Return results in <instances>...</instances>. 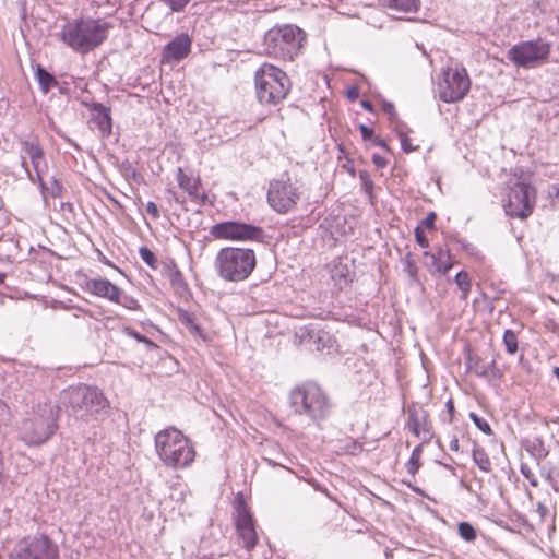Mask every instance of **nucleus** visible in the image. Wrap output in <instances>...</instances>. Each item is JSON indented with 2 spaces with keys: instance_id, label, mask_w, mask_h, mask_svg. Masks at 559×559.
<instances>
[{
  "instance_id": "obj_1",
  "label": "nucleus",
  "mask_w": 559,
  "mask_h": 559,
  "mask_svg": "<svg viewBox=\"0 0 559 559\" xmlns=\"http://www.w3.org/2000/svg\"><path fill=\"white\" fill-rule=\"evenodd\" d=\"M111 28L112 24L104 19L81 17L67 21L59 37L72 50L85 55L99 47Z\"/></svg>"
},
{
  "instance_id": "obj_2",
  "label": "nucleus",
  "mask_w": 559,
  "mask_h": 559,
  "mask_svg": "<svg viewBox=\"0 0 559 559\" xmlns=\"http://www.w3.org/2000/svg\"><path fill=\"white\" fill-rule=\"evenodd\" d=\"M107 407L103 392L87 384L68 386L59 395V408L79 420L96 419Z\"/></svg>"
},
{
  "instance_id": "obj_3",
  "label": "nucleus",
  "mask_w": 559,
  "mask_h": 559,
  "mask_svg": "<svg viewBox=\"0 0 559 559\" xmlns=\"http://www.w3.org/2000/svg\"><path fill=\"white\" fill-rule=\"evenodd\" d=\"M154 442L159 460L167 467L185 468L194 461L195 450L191 441L174 427L157 432Z\"/></svg>"
},
{
  "instance_id": "obj_4",
  "label": "nucleus",
  "mask_w": 559,
  "mask_h": 559,
  "mask_svg": "<svg viewBox=\"0 0 559 559\" xmlns=\"http://www.w3.org/2000/svg\"><path fill=\"white\" fill-rule=\"evenodd\" d=\"M289 406L295 414L306 416L313 423L324 420L331 404L325 392L314 382H306L289 392Z\"/></svg>"
},
{
  "instance_id": "obj_5",
  "label": "nucleus",
  "mask_w": 559,
  "mask_h": 559,
  "mask_svg": "<svg viewBox=\"0 0 559 559\" xmlns=\"http://www.w3.org/2000/svg\"><path fill=\"white\" fill-rule=\"evenodd\" d=\"M214 265L223 280L240 282L248 278L254 270L255 253L249 248L226 247L216 254Z\"/></svg>"
},
{
  "instance_id": "obj_6",
  "label": "nucleus",
  "mask_w": 559,
  "mask_h": 559,
  "mask_svg": "<svg viewBox=\"0 0 559 559\" xmlns=\"http://www.w3.org/2000/svg\"><path fill=\"white\" fill-rule=\"evenodd\" d=\"M254 83L259 103L267 106L278 105L290 90V80L287 74L270 63H263L255 71Z\"/></svg>"
},
{
  "instance_id": "obj_7",
  "label": "nucleus",
  "mask_w": 559,
  "mask_h": 559,
  "mask_svg": "<svg viewBox=\"0 0 559 559\" xmlns=\"http://www.w3.org/2000/svg\"><path fill=\"white\" fill-rule=\"evenodd\" d=\"M57 429V412L50 403L38 404L20 426L21 440L31 447L45 443Z\"/></svg>"
},
{
  "instance_id": "obj_8",
  "label": "nucleus",
  "mask_w": 559,
  "mask_h": 559,
  "mask_svg": "<svg viewBox=\"0 0 559 559\" xmlns=\"http://www.w3.org/2000/svg\"><path fill=\"white\" fill-rule=\"evenodd\" d=\"M305 33L295 25H284L269 29L263 39L266 55L282 60H293L299 52Z\"/></svg>"
},
{
  "instance_id": "obj_9",
  "label": "nucleus",
  "mask_w": 559,
  "mask_h": 559,
  "mask_svg": "<svg viewBox=\"0 0 559 559\" xmlns=\"http://www.w3.org/2000/svg\"><path fill=\"white\" fill-rule=\"evenodd\" d=\"M552 45L540 37L520 41L507 52V58L516 68L534 69L546 63L550 57Z\"/></svg>"
},
{
  "instance_id": "obj_10",
  "label": "nucleus",
  "mask_w": 559,
  "mask_h": 559,
  "mask_svg": "<svg viewBox=\"0 0 559 559\" xmlns=\"http://www.w3.org/2000/svg\"><path fill=\"white\" fill-rule=\"evenodd\" d=\"M301 195V183L293 181L287 173L270 182L267 202L277 213L284 214L293 210Z\"/></svg>"
},
{
  "instance_id": "obj_11",
  "label": "nucleus",
  "mask_w": 559,
  "mask_h": 559,
  "mask_svg": "<svg viewBox=\"0 0 559 559\" xmlns=\"http://www.w3.org/2000/svg\"><path fill=\"white\" fill-rule=\"evenodd\" d=\"M443 80L438 84L439 98L444 103L461 102L469 92L471 79L465 68L442 70Z\"/></svg>"
},
{
  "instance_id": "obj_12",
  "label": "nucleus",
  "mask_w": 559,
  "mask_h": 559,
  "mask_svg": "<svg viewBox=\"0 0 559 559\" xmlns=\"http://www.w3.org/2000/svg\"><path fill=\"white\" fill-rule=\"evenodd\" d=\"M536 191L528 182L518 180L510 187L504 212L510 217L527 218L535 205Z\"/></svg>"
},
{
  "instance_id": "obj_13",
  "label": "nucleus",
  "mask_w": 559,
  "mask_h": 559,
  "mask_svg": "<svg viewBox=\"0 0 559 559\" xmlns=\"http://www.w3.org/2000/svg\"><path fill=\"white\" fill-rule=\"evenodd\" d=\"M210 234L216 239L263 242L262 227L238 221H226L212 226Z\"/></svg>"
},
{
  "instance_id": "obj_14",
  "label": "nucleus",
  "mask_w": 559,
  "mask_h": 559,
  "mask_svg": "<svg viewBox=\"0 0 559 559\" xmlns=\"http://www.w3.org/2000/svg\"><path fill=\"white\" fill-rule=\"evenodd\" d=\"M58 547L45 535L21 540L11 559H58Z\"/></svg>"
},
{
  "instance_id": "obj_15",
  "label": "nucleus",
  "mask_w": 559,
  "mask_h": 559,
  "mask_svg": "<svg viewBox=\"0 0 559 559\" xmlns=\"http://www.w3.org/2000/svg\"><path fill=\"white\" fill-rule=\"evenodd\" d=\"M20 144L22 153L29 158L34 173L38 177L39 188H45L43 175L48 170V164L39 141L37 139L21 140Z\"/></svg>"
},
{
  "instance_id": "obj_16",
  "label": "nucleus",
  "mask_w": 559,
  "mask_h": 559,
  "mask_svg": "<svg viewBox=\"0 0 559 559\" xmlns=\"http://www.w3.org/2000/svg\"><path fill=\"white\" fill-rule=\"evenodd\" d=\"M235 524L238 536L243 543V547L251 550L257 545V532L253 519L245 506L237 508Z\"/></svg>"
},
{
  "instance_id": "obj_17",
  "label": "nucleus",
  "mask_w": 559,
  "mask_h": 559,
  "mask_svg": "<svg viewBox=\"0 0 559 559\" xmlns=\"http://www.w3.org/2000/svg\"><path fill=\"white\" fill-rule=\"evenodd\" d=\"M191 38L188 34L181 33L170 40L163 49L164 61H180L191 51Z\"/></svg>"
},
{
  "instance_id": "obj_18",
  "label": "nucleus",
  "mask_w": 559,
  "mask_h": 559,
  "mask_svg": "<svg viewBox=\"0 0 559 559\" xmlns=\"http://www.w3.org/2000/svg\"><path fill=\"white\" fill-rule=\"evenodd\" d=\"M331 278L342 290L352 283L355 275L354 267L347 257H338L331 264Z\"/></svg>"
},
{
  "instance_id": "obj_19",
  "label": "nucleus",
  "mask_w": 559,
  "mask_h": 559,
  "mask_svg": "<svg viewBox=\"0 0 559 559\" xmlns=\"http://www.w3.org/2000/svg\"><path fill=\"white\" fill-rule=\"evenodd\" d=\"M90 109L92 111L91 123L98 129L102 138H108L112 128L110 108L100 103H92Z\"/></svg>"
},
{
  "instance_id": "obj_20",
  "label": "nucleus",
  "mask_w": 559,
  "mask_h": 559,
  "mask_svg": "<svg viewBox=\"0 0 559 559\" xmlns=\"http://www.w3.org/2000/svg\"><path fill=\"white\" fill-rule=\"evenodd\" d=\"M85 288L87 292L110 301L119 300L121 290L106 278H93L86 281Z\"/></svg>"
},
{
  "instance_id": "obj_21",
  "label": "nucleus",
  "mask_w": 559,
  "mask_h": 559,
  "mask_svg": "<svg viewBox=\"0 0 559 559\" xmlns=\"http://www.w3.org/2000/svg\"><path fill=\"white\" fill-rule=\"evenodd\" d=\"M427 413L425 411L408 409V428L417 437L423 436L427 441L431 438V426L427 420Z\"/></svg>"
},
{
  "instance_id": "obj_22",
  "label": "nucleus",
  "mask_w": 559,
  "mask_h": 559,
  "mask_svg": "<svg viewBox=\"0 0 559 559\" xmlns=\"http://www.w3.org/2000/svg\"><path fill=\"white\" fill-rule=\"evenodd\" d=\"M177 181L178 186L185 190L193 200L201 199L202 203L205 202L206 195H200L199 188L201 185L200 177H193L192 174H187L179 167L177 169Z\"/></svg>"
},
{
  "instance_id": "obj_23",
  "label": "nucleus",
  "mask_w": 559,
  "mask_h": 559,
  "mask_svg": "<svg viewBox=\"0 0 559 559\" xmlns=\"http://www.w3.org/2000/svg\"><path fill=\"white\" fill-rule=\"evenodd\" d=\"M425 257L429 260L427 264L433 266L438 273L445 275L452 267L448 249L439 248L437 253L425 252Z\"/></svg>"
},
{
  "instance_id": "obj_24",
  "label": "nucleus",
  "mask_w": 559,
  "mask_h": 559,
  "mask_svg": "<svg viewBox=\"0 0 559 559\" xmlns=\"http://www.w3.org/2000/svg\"><path fill=\"white\" fill-rule=\"evenodd\" d=\"M379 3L391 11L400 13H414L419 9V0H379Z\"/></svg>"
},
{
  "instance_id": "obj_25",
  "label": "nucleus",
  "mask_w": 559,
  "mask_h": 559,
  "mask_svg": "<svg viewBox=\"0 0 559 559\" xmlns=\"http://www.w3.org/2000/svg\"><path fill=\"white\" fill-rule=\"evenodd\" d=\"M308 336L316 345V348L318 350H323L325 348L330 349L331 347H333V337L330 335L329 332H325L322 329H314L313 326H311L308 330Z\"/></svg>"
},
{
  "instance_id": "obj_26",
  "label": "nucleus",
  "mask_w": 559,
  "mask_h": 559,
  "mask_svg": "<svg viewBox=\"0 0 559 559\" xmlns=\"http://www.w3.org/2000/svg\"><path fill=\"white\" fill-rule=\"evenodd\" d=\"M465 367L468 372H473L476 377L488 378V369L481 362L479 356L473 354L469 349L465 353Z\"/></svg>"
},
{
  "instance_id": "obj_27",
  "label": "nucleus",
  "mask_w": 559,
  "mask_h": 559,
  "mask_svg": "<svg viewBox=\"0 0 559 559\" xmlns=\"http://www.w3.org/2000/svg\"><path fill=\"white\" fill-rule=\"evenodd\" d=\"M35 78L44 94H47L52 87L59 84L57 79L40 64H37L35 69Z\"/></svg>"
},
{
  "instance_id": "obj_28",
  "label": "nucleus",
  "mask_w": 559,
  "mask_h": 559,
  "mask_svg": "<svg viewBox=\"0 0 559 559\" xmlns=\"http://www.w3.org/2000/svg\"><path fill=\"white\" fill-rule=\"evenodd\" d=\"M473 460L481 471H490L491 462L486 452L484 451V449L475 447L473 450Z\"/></svg>"
},
{
  "instance_id": "obj_29",
  "label": "nucleus",
  "mask_w": 559,
  "mask_h": 559,
  "mask_svg": "<svg viewBox=\"0 0 559 559\" xmlns=\"http://www.w3.org/2000/svg\"><path fill=\"white\" fill-rule=\"evenodd\" d=\"M421 453H423L421 445L415 447L414 450L412 451L408 462L406 463L407 472L412 476H415V474L418 472V469L420 467Z\"/></svg>"
},
{
  "instance_id": "obj_30",
  "label": "nucleus",
  "mask_w": 559,
  "mask_h": 559,
  "mask_svg": "<svg viewBox=\"0 0 559 559\" xmlns=\"http://www.w3.org/2000/svg\"><path fill=\"white\" fill-rule=\"evenodd\" d=\"M403 271L408 275L413 282L418 281V267L413 260L412 253L405 254L402 259Z\"/></svg>"
},
{
  "instance_id": "obj_31",
  "label": "nucleus",
  "mask_w": 559,
  "mask_h": 559,
  "mask_svg": "<svg viewBox=\"0 0 559 559\" xmlns=\"http://www.w3.org/2000/svg\"><path fill=\"white\" fill-rule=\"evenodd\" d=\"M44 197L59 198L62 194L63 187L56 177H51L49 186L45 183V188H40Z\"/></svg>"
},
{
  "instance_id": "obj_32",
  "label": "nucleus",
  "mask_w": 559,
  "mask_h": 559,
  "mask_svg": "<svg viewBox=\"0 0 559 559\" xmlns=\"http://www.w3.org/2000/svg\"><path fill=\"white\" fill-rule=\"evenodd\" d=\"M503 344L508 354L514 355L518 352V337L513 330L504 331Z\"/></svg>"
},
{
  "instance_id": "obj_33",
  "label": "nucleus",
  "mask_w": 559,
  "mask_h": 559,
  "mask_svg": "<svg viewBox=\"0 0 559 559\" xmlns=\"http://www.w3.org/2000/svg\"><path fill=\"white\" fill-rule=\"evenodd\" d=\"M455 283L459 286V288L462 290V294H463L462 297L466 298L467 293L471 289V280H469L468 273L465 271H460L455 275Z\"/></svg>"
},
{
  "instance_id": "obj_34",
  "label": "nucleus",
  "mask_w": 559,
  "mask_h": 559,
  "mask_svg": "<svg viewBox=\"0 0 559 559\" xmlns=\"http://www.w3.org/2000/svg\"><path fill=\"white\" fill-rule=\"evenodd\" d=\"M139 254L141 259L152 269L158 267V260L155 253L148 249L147 247H141L139 249Z\"/></svg>"
},
{
  "instance_id": "obj_35",
  "label": "nucleus",
  "mask_w": 559,
  "mask_h": 559,
  "mask_svg": "<svg viewBox=\"0 0 559 559\" xmlns=\"http://www.w3.org/2000/svg\"><path fill=\"white\" fill-rule=\"evenodd\" d=\"M359 180L361 185V189L365 193L368 194L370 199L373 198V181L370 178V175L367 170L359 171Z\"/></svg>"
},
{
  "instance_id": "obj_36",
  "label": "nucleus",
  "mask_w": 559,
  "mask_h": 559,
  "mask_svg": "<svg viewBox=\"0 0 559 559\" xmlns=\"http://www.w3.org/2000/svg\"><path fill=\"white\" fill-rule=\"evenodd\" d=\"M459 534L466 542L476 539V531L468 522H461L459 524Z\"/></svg>"
},
{
  "instance_id": "obj_37",
  "label": "nucleus",
  "mask_w": 559,
  "mask_h": 559,
  "mask_svg": "<svg viewBox=\"0 0 559 559\" xmlns=\"http://www.w3.org/2000/svg\"><path fill=\"white\" fill-rule=\"evenodd\" d=\"M469 418L473 420V423L475 424V426L480 430L483 431L484 433L490 436L492 435V430L490 428V425L487 423L486 419L479 417L477 414L475 413H469Z\"/></svg>"
},
{
  "instance_id": "obj_38",
  "label": "nucleus",
  "mask_w": 559,
  "mask_h": 559,
  "mask_svg": "<svg viewBox=\"0 0 559 559\" xmlns=\"http://www.w3.org/2000/svg\"><path fill=\"white\" fill-rule=\"evenodd\" d=\"M117 304H120L128 310H139V302L136 299H134L131 296H128L121 292V295L119 297V300H114Z\"/></svg>"
},
{
  "instance_id": "obj_39",
  "label": "nucleus",
  "mask_w": 559,
  "mask_h": 559,
  "mask_svg": "<svg viewBox=\"0 0 559 559\" xmlns=\"http://www.w3.org/2000/svg\"><path fill=\"white\" fill-rule=\"evenodd\" d=\"M397 135L400 138L401 146H402L403 152L412 153V152H414V151H416L418 148V146H413L412 145L409 138L402 130L397 131Z\"/></svg>"
},
{
  "instance_id": "obj_40",
  "label": "nucleus",
  "mask_w": 559,
  "mask_h": 559,
  "mask_svg": "<svg viewBox=\"0 0 559 559\" xmlns=\"http://www.w3.org/2000/svg\"><path fill=\"white\" fill-rule=\"evenodd\" d=\"M488 369V378L487 380H498L502 377L501 370L498 368L496 360H491L488 365H486Z\"/></svg>"
},
{
  "instance_id": "obj_41",
  "label": "nucleus",
  "mask_w": 559,
  "mask_h": 559,
  "mask_svg": "<svg viewBox=\"0 0 559 559\" xmlns=\"http://www.w3.org/2000/svg\"><path fill=\"white\" fill-rule=\"evenodd\" d=\"M182 324L186 329L189 330L190 333L195 335H201L200 326L194 322L193 317H181Z\"/></svg>"
},
{
  "instance_id": "obj_42",
  "label": "nucleus",
  "mask_w": 559,
  "mask_h": 559,
  "mask_svg": "<svg viewBox=\"0 0 559 559\" xmlns=\"http://www.w3.org/2000/svg\"><path fill=\"white\" fill-rule=\"evenodd\" d=\"M166 5H168L171 11L174 12H180L182 11L186 5L190 2V0H160Z\"/></svg>"
},
{
  "instance_id": "obj_43",
  "label": "nucleus",
  "mask_w": 559,
  "mask_h": 559,
  "mask_svg": "<svg viewBox=\"0 0 559 559\" xmlns=\"http://www.w3.org/2000/svg\"><path fill=\"white\" fill-rule=\"evenodd\" d=\"M344 450L346 453L352 455H357L362 451V445L356 441H348L347 444L344 447Z\"/></svg>"
},
{
  "instance_id": "obj_44",
  "label": "nucleus",
  "mask_w": 559,
  "mask_h": 559,
  "mask_svg": "<svg viewBox=\"0 0 559 559\" xmlns=\"http://www.w3.org/2000/svg\"><path fill=\"white\" fill-rule=\"evenodd\" d=\"M124 332H126L128 335H130V336H132V337L136 338L139 342H144V343H146V344H147V345H150V346H153V345H154V343H153L152 341H150V340H148L147 337H145L144 335H141L140 333H138V332H136L135 330H133L132 328H126V329H124Z\"/></svg>"
},
{
  "instance_id": "obj_45",
  "label": "nucleus",
  "mask_w": 559,
  "mask_h": 559,
  "mask_svg": "<svg viewBox=\"0 0 559 559\" xmlns=\"http://www.w3.org/2000/svg\"><path fill=\"white\" fill-rule=\"evenodd\" d=\"M415 238H416L417 243L421 248L429 247V241H428L427 237L425 236L424 231L420 229V227L415 228Z\"/></svg>"
},
{
  "instance_id": "obj_46",
  "label": "nucleus",
  "mask_w": 559,
  "mask_h": 559,
  "mask_svg": "<svg viewBox=\"0 0 559 559\" xmlns=\"http://www.w3.org/2000/svg\"><path fill=\"white\" fill-rule=\"evenodd\" d=\"M521 473L532 486L536 487L538 485L537 478L526 465H521Z\"/></svg>"
},
{
  "instance_id": "obj_47",
  "label": "nucleus",
  "mask_w": 559,
  "mask_h": 559,
  "mask_svg": "<svg viewBox=\"0 0 559 559\" xmlns=\"http://www.w3.org/2000/svg\"><path fill=\"white\" fill-rule=\"evenodd\" d=\"M359 131L361 134L362 140H373V130L366 124H359Z\"/></svg>"
},
{
  "instance_id": "obj_48",
  "label": "nucleus",
  "mask_w": 559,
  "mask_h": 559,
  "mask_svg": "<svg viewBox=\"0 0 559 559\" xmlns=\"http://www.w3.org/2000/svg\"><path fill=\"white\" fill-rule=\"evenodd\" d=\"M146 212L155 219L160 217L158 206L152 201L147 202Z\"/></svg>"
},
{
  "instance_id": "obj_49",
  "label": "nucleus",
  "mask_w": 559,
  "mask_h": 559,
  "mask_svg": "<svg viewBox=\"0 0 559 559\" xmlns=\"http://www.w3.org/2000/svg\"><path fill=\"white\" fill-rule=\"evenodd\" d=\"M382 110L390 116V119L393 120L396 118V111L394 105L390 102H383Z\"/></svg>"
},
{
  "instance_id": "obj_50",
  "label": "nucleus",
  "mask_w": 559,
  "mask_h": 559,
  "mask_svg": "<svg viewBox=\"0 0 559 559\" xmlns=\"http://www.w3.org/2000/svg\"><path fill=\"white\" fill-rule=\"evenodd\" d=\"M9 418V407L0 400V426L5 424Z\"/></svg>"
},
{
  "instance_id": "obj_51",
  "label": "nucleus",
  "mask_w": 559,
  "mask_h": 559,
  "mask_svg": "<svg viewBox=\"0 0 559 559\" xmlns=\"http://www.w3.org/2000/svg\"><path fill=\"white\" fill-rule=\"evenodd\" d=\"M372 162L380 169L384 168L388 165L386 158L379 154L372 155Z\"/></svg>"
},
{
  "instance_id": "obj_52",
  "label": "nucleus",
  "mask_w": 559,
  "mask_h": 559,
  "mask_svg": "<svg viewBox=\"0 0 559 559\" xmlns=\"http://www.w3.org/2000/svg\"><path fill=\"white\" fill-rule=\"evenodd\" d=\"M435 221H436V214L433 212H430L424 219H423V225L426 226L427 228H435Z\"/></svg>"
},
{
  "instance_id": "obj_53",
  "label": "nucleus",
  "mask_w": 559,
  "mask_h": 559,
  "mask_svg": "<svg viewBox=\"0 0 559 559\" xmlns=\"http://www.w3.org/2000/svg\"><path fill=\"white\" fill-rule=\"evenodd\" d=\"M22 165L25 167V170L27 173V176H28V179L32 181V182H37L38 183V177L36 176V173H32L27 167H26V163H25V157L22 156Z\"/></svg>"
},
{
  "instance_id": "obj_54",
  "label": "nucleus",
  "mask_w": 559,
  "mask_h": 559,
  "mask_svg": "<svg viewBox=\"0 0 559 559\" xmlns=\"http://www.w3.org/2000/svg\"><path fill=\"white\" fill-rule=\"evenodd\" d=\"M372 142H373L374 145H378V146H380V147H382V148H384L386 151L390 150L388 144H386V142L384 140L380 139V138H374L372 140Z\"/></svg>"
},
{
  "instance_id": "obj_55",
  "label": "nucleus",
  "mask_w": 559,
  "mask_h": 559,
  "mask_svg": "<svg viewBox=\"0 0 559 559\" xmlns=\"http://www.w3.org/2000/svg\"><path fill=\"white\" fill-rule=\"evenodd\" d=\"M459 449H460L459 439H457L456 437H454V438L450 441V450L457 452V451H459Z\"/></svg>"
},
{
  "instance_id": "obj_56",
  "label": "nucleus",
  "mask_w": 559,
  "mask_h": 559,
  "mask_svg": "<svg viewBox=\"0 0 559 559\" xmlns=\"http://www.w3.org/2000/svg\"><path fill=\"white\" fill-rule=\"evenodd\" d=\"M361 106L364 109H366L367 111H370L372 112L373 111V105L369 102V100H362L361 102Z\"/></svg>"
},
{
  "instance_id": "obj_57",
  "label": "nucleus",
  "mask_w": 559,
  "mask_h": 559,
  "mask_svg": "<svg viewBox=\"0 0 559 559\" xmlns=\"http://www.w3.org/2000/svg\"><path fill=\"white\" fill-rule=\"evenodd\" d=\"M347 95L350 99H355L358 97V90L356 87H353V88L348 90Z\"/></svg>"
},
{
  "instance_id": "obj_58",
  "label": "nucleus",
  "mask_w": 559,
  "mask_h": 559,
  "mask_svg": "<svg viewBox=\"0 0 559 559\" xmlns=\"http://www.w3.org/2000/svg\"><path fill=\"white\" fill-rule=\"evenodd\" d=\"M447 406V409L450 414V416L452 417L453 416V413H454V404H453V401L452 400H449L445 404Z\"/></svg>"
},
{
  "instance_id": "obj_59",
  "label": "nucleus",
  "mask_w": 559,
  "mask_h": 559,
  "mask_svg": "<svg viewBox=\"0 0 559 559\" xmlns=\"http://www.w3.org/2000/svg\"><path fill=\"white\" fill-rule=\"evenodd\" d=\"M5 280V274L4 273H0V283H3Z\"/></svg>"
},
{
  "instance_id": "obj_60",
  "label": "nucleus",
  "mask_w": 559,
  "mask_h": 559,
  "mask_svg": "<svg viewBox=\"0 0 559 559\" xmlns=\"http://www.w3.org/2000/svg\"><path fill=\"white\" fill-rule=\"evenodd\" d=\"M4 206V202H3V199L0 197V211L3 209Z\"/></svg>"
},
{
  "instance_id": "obj_61",
  "label": "nucleus",
  "mask_w": 559,
  "mask_h": 559,
  "mask_svg": "<svg viewBox=\"0 0 559 559\" xmlns=\"http://www.w3.org/2000/svg\"><path fill=\"white\" fill-rule=\"evenodd\" d=\"M62 206H66V209H70V210L72 209V205H71V203H66V204H62Z\"/></svg>"
},
{
  "instance_id": "obj_62",
  "label": "nucleus",
  "mask_w": 559,
  "mask_h": 559,
  "mask_svg": "<svg viewBox=\"0 0 559 559\" xmlns=\"http://www.w3.org/2000/svg\"><path fill=\"white\" fill-rule=\"evenodd\" d=\"M62 206H66V209H70V210L72 209V205H71V203H66V204H62Z\"/></svg>"
},
{
  "instance_id": "obj_63",
  "label": "nucleus",
  "mask_w": 559,
  "mask_h": 559,
  "mask_svg": "<svg viewBox=\"0 0 559 559\" xmlns=\"http://www.w3.org/2000/svg\"><path fill=\"white\" fill-rule=\"evenodd\" d=\"M556 195L559 198V188L556 191Z\"/></svg>"
},
{
  "instance_id": "obj_64",
  "label": "nucleus",
  "mask_w": 559,
  "mask_h": 559,
  "mask_svg": "<svg viewBox=\"0 0 559 559\" xmlns=\"http://www.w3.org/2000/svg\"><path fill=\"white\" fill-rule=\"evenodd\" d=\"M202 559H214V558H213V557H209V558H207V557H204V558H202Z\"/></svg>"
}]
</instances>
